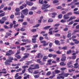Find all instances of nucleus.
<instances>
[{"instance_id": "obj_4", "label": "nucleus", "mask_w": 79, "mask_h": 79, "mask_svg": "<svg viewBox=\"0 0 79 79\" xmlns=\"http://www.w3.org/2000/svg\"><path fill=\"white\" fill-rule=\"evenodd\" d=\"M24 55H25L23 57V58L21 59L20 60H19V61L20 62H23L24 60L26 58H28L29 56L30 55V54L29 53H25L24 54Z\"/></svg>"}, {"instance_id": "obj_3", "label": "nucleus", "mask_w": 79, "mask_h": 79, "mask_svg": "<svg viewBox=\"0 0 79 79\" xmlns=\"http://www.w3.org/2000/svg\"><path fill=\"white\" fill-rule=\"evenodd\" d=\"M51 6L50 5H49L48 4H44L42 5V7H41V9L42 10H44L48 8Z\"/></svg>"}, {"instance_id": "obj_36", "label": "nucleus", "mask_w": 79, "mask_h": 79, "mask_svg": "<svg viewBox=\"0 0 79 79\" xmlns=\"http://www.w3.org/2000/svg\"><path fill=\"white\" fill-rule=\"evenodd\" d=\"M55 35L57 37H60V34L58 33H56L55 34Z\"/></svg>"}, {"instance_id": "obj_44", "label": "nucleus", "mask_w": 79, "mask_h": 79, "mask_svg": "<svg viewBox=\"0 0 79 79\" xmlns=\"http://www.w3.org/2000/svg\"><path fill=\"white\" fill-rule=\"evenodd\" d=\"M37 51V50H33L31 51V53H33L34 52H36Z\"/></svg>"}, {"instance_id": "obj_15", "label": "nucleus", "mask_w": 79, "mask_h": 79, "mask_svg": "<svg viewBox=\"0 0 79 79\" xmlns=\"http://www.w3.org/2000/svg\"><path fill=\"white\" fill-rule=\"evenodd\" d=\"M48 58V57L47 56H45L43 57V61H47V60Z\"/></svg>"}, {"instance_id": "obj_28", "label": "nucleus", "mask_w": 79, "mask_h": 79, "mask_svg": "<svg viewBox=\"0 0 79 79\" xmlns=\"http://www.w3.org/2000/svg\"><path fill=\"white\" fill-rule=\"evenodd\" d=\"M78 65V63H76L75 64H74V66H75V67H74V68H75V69L77 68L78 67V66H77Z\"/></svg>"}, {"instance_id": "obj_56", "label": "nucleus", "mask_w": 79, "mask_h": 79, "mask_svg": "<svg viewBox=\"0 0 79 79\" xmlns=\"http://www.w3.org/2000/svg\"><path fill=\"white\" fill-rule=\"evenodd\" d=\"M13 3H14V2H11L10 3V4H9V6H13Z\"/></svg>"}, {"instance_id": "obj_53", "label": "nucleus", "mask_w": 79, "mask_h": 79, "mask_svg": "<svg viewBox=\"0 0 79 79\" xmlns=\"http://www.w3.org/2000/svg\"><path fill=\"white\" fill-rule=\"evenodd\" d=\"M76 7V6L75 5H72L71 6V8L72 9H74Z\"/></svg>"}, {"instance_id": "obj_54", "label": "nucleus", "mask_w": 79, "mask_h": 79, "mask_svg": "<svg viewBox=\"0 0 79 79\" xmlns=\"http://www.w3.org/2000/svg\"><path fill=\"white\" fill-rule=\"evenodd\" d=\"M74 14H75L76 15H79V11H78L74 12Z\"/></svg>"}, {"instance_id": "obj_16", "label": "nucleus", "mask_w": 79, "mask_h": 79, "mask_svg": "<svg viewBox=\"0 0 79 79\" xmlns=\"http://www.w3.org/2000/svg\"><path fill=\"white\" fill-rule=\"evenodd\" d=\"M57 15V14L55 12H54L52 13V15H53L52 16V18H54L55 17V16Z\"/></svg>"}, {"instance_id": "obj_43", "label": "nucleus", "mask_w": 79, "mask_h": 79, "mask_svg": "<svg viewBox=\"0 0 79 79\" xmlns=\"http://www.w3.org/2000/svg\"><path fill=\"white\" fill-rule=\"evenodd\" d=\"M41 1V0H39V3H40L41 5L42 4H44L43 2V0H42Z\"/></svg>"}, {"instance_id": "obj_59", "label": "nucleus", "mask_w": 79, "mask_h": 79, "mask_svg": "<svg viewBox=\"0 0 79 79\" xmlns=\"http://www.w3.org/2000/svg\"><path fill=\"white\" fill-rule=\"evenodd\" d=\"M28 40L27 39L25 40V39H23L22 40V41H23V42H27V41Z\"/></svg>"}, {"instance_id": "obj_38", "label": "nucleus", "mask_w": 79, "mask_h": 79, "mask_svg": "<svg viewBox=\"0 0 79 79\" xmlns=\"http://www.w3.org/2000/svg\"><path fill=\"white\" fill-rule=\"evenodd\" d=\"M39 77V74L36 75L34 76V77L35 78H38Z\"/></svg>"}, {"instance_id": "obj_25", "label": "nucleus", "mask_w": 79, "mask_h": 79, "mask_svg": "<svg viewBox=\"0 0 79 79\" xmlns=\"http://www.w3.org/2000/svg\"><path fill=\"white\" fill-rule=\"evenodd\" d=\"M31 31L33 33L36 32L37 31L36 29H32L31 30Z\"/></svg>"}, {"instance_id": "obj_51", "label": "nucleus", "mask_w": 79, "mask_h": 79, "mask_svg": "<svg viewBox=\"0 0 79 79\" xmlns=\"http://www.w3.org/2000/svg\"><path fill=\"white\" fill-rule=\"evenodd\" d=\"M49 51L50 52H51L54 51V50L53 49L51 48L49 49Z\"/></svg>"}, {"instance_id": "obj_9", "label": "nucleus", "mask_w": 79, "mask_h": 79, "mask_svg": "<svg viewBox=\"0 0 79 79\" xmlns=\"http://www.w3.org/2000/svg\"><path fill=\"white\" fill-rule=\"evenodd\" d=\"M15 11L16 12L15 13V15H20V13L19 12L20 9L19 8H17L15 9Z\"/></svg>"}, {"instance_id": "obj_37", "label": "nucleus", "mask_w": 79, "mask_h": 79, "mask_svg": "<svg viewBox=\"0 0 79 79\" xmlns=\"http://www.w3.org/2000/svg\"><path fill=\"white\" fill-rule=\"evenodd\" d=\"M27 24H28V23L26 22H24L22 23V25H23L24 26L27 25Z\"/></svg>"}, {"instance_id": "obj_6", "label": "nucleus", "mask_w": 79, "mask_h": 79, "mask_svg": "<svg viewBox=\"0 0 79 79\" xmlns=\"http://www.w3.org/2000/svg\"><path fill=\"white\" fill-rule=\"evenodd\" d=\"M13 51L12 50H9L8 51H7L6 52V56H10L12 54Z\"/></svg>"}, {"instance_id": "obj_5", "label": "nucleus", "mask_w": 79, "mask_h": 79, "mask_svg": "<svg viewBox=\"0 0 79 79\" xmlns=\"http://www.w3.org/2000/svg\"><path fill=\"white\" fill-rule=\"evenodd\" d=\"M7 20L6 17V16L2 18V19L0 20V23L1 24H3Z\"/></svg>"}, {"instance_id": "obj_46", "label": "nucleus", "mask_w": 79, "mask_h": 79, "mask_svg": "<svg viewBox=\"0 0 79 79\" xmlns=\"http://www.w3.org/2000/svg\"><path fill=\"white\" fill-rule=\"evenodd\" d=\"M38 36V35H33L32 36L33 38H36Z\"/></svg>"}, {"instance_id": "obj_18", "label": "nucleus", "mask_w": 79, "mask_h": 79, "mask_svg": "<svg viewBox=\"0 0 79 79\" xmlns=\"http://www.w3.org/2000/svg\"><path fill=\"white\" fill-rule=\"evenodd\" d=\"M37 40L36 38H32V43H36V41Z\"/></svg>"}, {"instance_id": "obj_45", "label": "nucleus", "mask_w": 79, "mask_h": 79, "mask_svg": "<svg viewBox=\"0 0 79 79\" xmlns=\"http://www.w3.org/2000/svg\"><path fill=\"white\" fill-rule=\"evenodd\" d=\"M13 25V23H11L10 24V27H9L10 29H11L12 28Z\"/></svg>"}, {"instance_id": "obj_52", "label": "nucleus", "mask_w": 79, "mask_h": 79, "mask_svg": "<svg viewBox=\"0 0 79 79\" xmlns=\"http://www.w3.org/2000/svg\"><path fill=\"white\" fill-rule=\"evenodd\" d=\"M56 54H61V52L60 51H57L56 52Z\"/></svg>"}, {"instance_id": "obj_27", "label": "nucleus", "mask_w": 79, "mask_h": 79, "mask_svg": "<svg viewBox=\"0 0 79 79\" xmlns=\"http://www.w3.org/2000/svg\"><path fill=\"white\" fill-rule=\"evenodd\" d=\"M59 2V1L58 0H55L53 1V3L54 4L57 3H58Z\"/></svg>"}, {"instance_id": "obj_39", "label": "nucleus", "mask_w": 79, "mask_h": 79, "mask_svg": "<svg viewBox=\"0 0 79 79\" xmlns=\"http://www.w3.org/2000/svg\"><path fill=\"white\" fill-rule=\"evenodd\" d=\"M65 19H62L60 21V22H61V23H64L66 22V20H65Z\"/></svg>"}, {"instance_id": "obj_58", "label": "nucleus", "mask_w": 79, "mask_h": 79, "mask_svg": "<svg viewBox=\"0 0 79 79\" xmlns=\"http://www.w3.org/2000/svg\"><path fill=\"white\" fill-rule=\"evenodd\" d=\"M4 27L5 29H10V27H8V26L6 25H4Z\"/></svg>"}, {"instance_id": "obj_57", "label": "nucleus", "mask_w": 79, "mask_h": 79, "mask_svg": "<svg viewBox=\"0 0 79 79\" xmlns=\"http://www.w3.org/2000/svg\"><path fill=\"white\" fill-rule=\"evenodd\" d=\"M53 55L52 54H49V55H48V57H49L50 58L52 57L53 56Z\"/></svg>"}, {"instance_id": "obj_32", "label": "nucleus", "mask_w": 79, "mask_h": 79, "mask_svg": "<svg viewBox=\"0 0 79 79\" xmlns=\"http://www.w3.org/2000/svg\"><path fill=\"white\" fill-rule=\"evenodd\" d=\"M72 64V61L71 60L69 62H68L67 63V65L68 66H69V65H71Z\"/></svg>"}, {"instance_id": "obj_19", "label": "nucleus", "mask_w": 79, "mask_h": 79, "mask_svg": "<svg viewBox=\"0 0 79 79\" xmlns=\"http://www.w3.org/2000/svg\"><path fill=\"white\" fill-rule=\"evenodd\" d=\"M15 55V57L17 59H20L21 58V56L19 55Z\"/></svg>"}, {"instance_id": "obj_48", "label": "nucleus", "mask_w": 79, "mask_h": 79, "mask_svg": "<svg viewBox=\"0 0 79 79\" xmlns=\"http://www.w3.org/2000/svg\"><path fill=\"white\" fill-rule=\"evenodd\" d=\"M21 17L22 19H24V15H23V14H21Z\"/></svg>"}, {"instance_id": "obj_2", "label": "nucleus", "mask_w": 79, "mask_h": 79, "mask_svg": "<svg viewBox=\"0 0 79 79\" xmlns=\"http://www.w3.org/2000/svg\"><path fill=\"white\" fill-rule=\"evenodd\" d=\"M72 15V13L71 12H69L67 13V14L64 15L63 19L64 20H67L69 19L70 17L69 16H71Z\"/></svg>"}, {"instance_id": "obj_22", "label": "nucleus", "mask_w": 79, "mask_h": 79, "mask_svg": "<svg viewBox=\"0 0 79 79\" xmlns=\"http://www.w3.org/2000/svg\"><path fill=\"white\" fill-rule=\"evenodd\" d=\"M53 21V20L52 19L50 18L48 20V22L49 23H52Z\"/></svg>"}, {"instance_id": "obj_21", "label": "nucleus", "mask_w": 79, "mask_h": 79, "mask_svg": "<svg viewBox=\"0 0 79 79\" xmlns=\"http://www.w3.org/2000/svg\"><path fill=\"white\" fill-rule=\"evenodd\" d=\"M60 65L61 66H64L66 65V64L64 63V62H61L60 63Z\"/></svg>"}, {"instance_id": "obj_40", "label": "nucleus", "mask_w": 79, "mask_h": 79, "mask_svg": "<svg viewBox=\"0 0 79 79\" xmlns=\"http://www.w3.org/2000/svg\"><path fill=\"white\" fill-rule=\"evenodd\" d=\"M20 31H25V29L23 28V27H21L20 29Z\"/></svg>"}, {"instance_id": "obj_24", "label": "nucleus", "mask_w": 79, "mask_h": 79, "mask_svg": "<svg viewBox=\"0 0 79 79\" xmlns=\"http://www.w3.org/2000/svg\"><path fill=\"white\" fill-rule=\"evenodd\" d=\"M54 72L56 73H60V71L58 70H55Z\"/></svg>"}, {"instance_id": "obj_20", "label": "nucleus", "mask_w": 79, "mask_h": 79, "mask_svg": "<svg viewBox=\"0 0 79 79\" xmlns=\"http://www.w3.org/2000/svg\"><path fill=\"white\" fill-rule=\"evenodd\" d=\"M40 68L39 67V64H36L35 65V69H39Z\"/></svg>"}, {"instance_id": "obj_50", "label": "nucleus", "mask_w": 79, "mask_h": 79, "mask_svg": "<svg viewBox=\"0 0 79 79\" xmlns=\"http://www.w3.org/2000/svg\"><path fill=\"white\" fill-rule=\"evenodd\" d=\"M14 15H11L10 16V19H13L14 18Z\"/></svg>"}, {"instance_id": "obj_47", "label": "nucleus", "mask_w": 79, "mask_h": 79, "mask_svg": "<svg viewBox=\"0 0 79 79\" xmlns=\"http://www.w3.org/2000/svg\"><path fill=\"white\" fill-rule=\"evenodd\" d=\"M62 15H59L58 16V17L59 19H61V18H62Z\"/></svg>"}, {"instance_id": "obj_7", "label": "nucleus", "mask_w": 79, "mask_h": 79, "mask_svg": "<svg viewBox=\"0 0 79 79\" xmlns=\"http://www.w3.org/2000/svg\"><path fill=\"white\" fill-rule=\"evenodd\" d=\"M22 12L25 15H27L28 13V10L27 9H24L22 10Z\"/></svg>"}, {"instance_id": "obj_10", "label": "nucleus", "mask_w": 79, "mask_h": 79, "mask_svg": "<svg viewBox=\"0 0 79 79\" xmlns=\"http://www.w3.org/2000/svg\"><path fill=\"white\" fill-rule=\"evenodd\" d=\"M23 69V70L22 71V73H24L26 71V68H28V66L27 65H24L22 67Z\"/></svg>"}, {"instance_id": "obj_55", "label": "nucleus", "mask_w": 79, "mask_h": 79, "mask_svg": "<svg viewBox=\"0 0 79 79\" xmlns=\"http://www.w3.org/2000/svg\"><path fill=\"white\" fill-rule=\"evenodd\" d=\"M6 35H8V36H10V35H11L12 34L11 33L9 32H7L6 33Z\"/></svg>"}, {"instance_id": "obj_60", "label": "nucleus", "mask_w": 79, "mask_h": 79, "mask_svg": "<svg viewBox=\"0 0 79 79\" xmlns=\"http://www.w3.org/2000/svg\"><path fill=\"white\" fill-rule=\"evenodd\" d=\"M34 48H37L38 47V45L37 44H35L34 46Z\"/></svg>"}, {"instance_id": "obj_23", "label": "nucleus", "mask_w": 79, "mask_h": 79, "mask_svg": "<svg viewBox=\"0 0 79 79\" xmlns=\"http://www.w3.org/2000/svg\"><path fill=\"white\" fill-rule=\"evenodd\" d=\"M20 50H20V49H19V50H17V53H16L15 54V55H18L20 54Z\"/></svg>"}, {"instance_id": "obj_1", "label": "nucleus", "mask_w": 79, "mask_h": 79, "mask_svg": "<svg viewBox=\"0 0 79 79\" xmlns=\"http://www.w3.org/2000/svg\"><path fill=\"white\" fill-rule=\"evenodd\" d=\"M9 59L7 60L5 62L4 64L5 65L7 66L11 65V63H10L12 62V60H14L12 57H9Z\"/></svg>"}, {"instance_id": "obj_8", "label": "nucleus", "mask_w": 79, "mask_h": 79, "mask_svg": "<svg viewBox=\"0 0 79 79\" xmlns=\"http://www.w3.org/2000/svg\"><path fill=\"white\" fill-rule=\"evenodd\" d=\"M40 43H43V46H47L48 44V42L46 43V41L45 40H43L40 41Z\"/></svg>"}, {"instance_id": "obj_30", "label": "nucleus", "mask_w": 79, "mask_h": 79, "mask_svg": "<svg viewBox=\"0 0 79 79\" xmlns=\"http://www.w3.org/2000/svg\"><path fill=\"white\" fill-rule=\"evenodd\" d=\"M44 38L43 36H40L39 37L40 41H42V40H44Z\"/></svg>"}, {"instance_id": "obj_29", "label": "nucleus", "mask_w": 79, "mask_h": 79, "mask_svg": "<svg viewBox=\"0 0 79 79\" xmlns=\"http://www.w3.org/2000/svg\"><path fill=\"white\" fill-rule=\"evenodd\" d=\"M10 48L11 49H16V46L13 47L12 46H10Z\"/></svg>"}, {"instance_id": "obj_61", "label": "nucleus", "mask_w": 79, "mask_h": 79, "mask_svg": "<svg viewBox=\"0 0 79 79\" xmlns=\"http://www.w3.org/2000/svg\"><path fill=\"white\" fill-rule=\"evenodd\" d=\"M27 4L24 3L22 4V6L25 7H26L27 6Z\"/></svg>"}, {"instance_id": "obj_26", "label": "nucleus", "mask_w": 79, "mask_h": 79, "mask_svg": "<svg viewBox=\"0 0 79 79\" xmlns=\"http://www.w3.org/2000/svg\"><path fill=\"white\" fill-rule=\"evenodd\" d=\"M72 51L71 50H69L67 52V54H69L71 53Z\"/></svg>"}, {"instance_id": "obj_42", "label": "nucleus", "mask_w": 79, "mask_h": 79, "mask_svg": "<svg viewBox=\"0 0 79 79\" xmlns=\"http://www.w3.org/2000/svg\"><path fill=\"white\" fill-rule=\"evenodd\" d=\"M68 30V28L67 27H65L64 29H63V31H67Z\"/></svg>"}, {"instance_id": "obj_63", "label": "nucleus", "mask_w": 79, "mask_h": 79, "mask_svg": "<svg viewBox=\"0 0 79 79\" xmlns=\"http://www.w3.org/2000/svg\"><path fill=\"white\" fill-rule=\"evenodd\" d=\"M40 60H41V59H37V60H36V62H37L38 63H40L41 61H40Z\"/></svg>"}, {"instance_id": "obj_12", "label": "nucleus", "mask_w": 79, "mask_h": 79, "mask_svg": "<svg viewBox=\"0 0 79 79\" xmlns=\"http://www.w3.org/2000/svg\"><path fill=\"white\" fill-rule=\"evenodd\" d=\"M43 57V55L42 54L40 53H39L37 54V56H36V58H41V59Z\"/></svg>"}, {"instance_id": "obj_41", "label": "nucleus", "mask_w": 79, "mask_h": 79, "mask_svg": "<svg viewBox=\"0 0 79 79\" xmlns=\"http://www.w3.org/2000/svg\"><path fill=\"white\" fill-rule=\"evenodd\" d=\"M77 56H72V60H75Z\"/></svg>"}, {"instance_id": "obj_35", "label": "nucleus", "mask_w": 79, "mask_h": 79, "mask_svg": "<svg viewBox=\"0 0 79 79\" xmlns=\"http://www.w3.org/2000/svg\"><path fill=\"white\" fill-rule=\"evenodd\" d=\"M69 75V73H64V76L65 77H67L68 76V75Z\"/></svg>"}, {"instance_id": "obj_33", "label": "nucleus", "mask_w": 79, "mask_h": 79, "mask_svg": "<svg viewBox=\"0 0 79 79\" xmlns=\"http://www.w3.org/2000/svg\"><path fill=\"white\" fill-rule=\"evenodd\" d=\"M5 12L0 14V17H2L4 16H5Z\"/></svg>"}, {"instance_id": "obj_13", "label": "nucleus", "mask_w": 79, "mask_h": 79, "mask_svg": "<svg viewBox=\"0 0 79 79\" xmlns=\"http://www.w3.org/2000/svg\"><path fill=\"white\" fill-rule=\"evenodd\" d=\"M42 35L43 36H45L44 37L45 39H46L48 40H49V38H48V37L47 36L48 35V33H46L44 34H43Z\"/></svg>"}, {"instance_id": "obj_17", "label": "nucleus", "mask_w": 79, "mask_h": 79, "mask_svg": "<svg viewBox=\"0 0 79 79\" xmlns=\"http://www.w3.org/2000/svg\"><path fill=\"white\" fill-rule=\"evenodd\" d=\"M51 27V26H46L43 27V29L44 30H48Z\"/></svg>"}, {"instance_id": "obj_49", "label": "nucleus", "mask_w": 79, "mask_h": 79, "mask_svg": "<svg viewBox=\"0 0 79 79\" xmlns=\"http://www.w3.org/2000/svg\"><path fill=\"white\" fill-rule=\"evenodd\" d=\"M35 69V68H32V67H30L29 68L28 70H32L33 69Z\"/></svg>"}, {"instance_id": "obj_34", "label": "nucleus", "mask_w": 79, "mask_h": 79, "mask_svg": "<svg viewBox=\"0 0 79 79\" xmlns=\"http://www.w3.org/2000/svg\"><path fill=\"white\" fill-rule=\"evenodd\" d=\"M62 49L63 50H67V46H64L62 47Z\"/></svg>"}, {"instance_id": "obj_62", "label": "nucleus", "mask_w": 79, "mask_h": 79, "mask_svg": "<svg viewBox=\"0 0 79 79\" xmlns=\"http://www.w3.org/2000/svg\"><path fill=\"white\" fill-rule=\"evenodd\" d=\"M62 8L61 7V6H59L57 7H56V9H58V10H60Z\"/></svg>"}, {"instance_id": "obj_14", "label": "nucleus", "mask_w": 79, "mask_h": 79, "mask_svg": "<svg viewBox=\"0 0 79 79\" xmlns=\"http://www.w3.org/2000/svg\"><path fill=\"white\" fill-rule=\"evenodd\" d=\"M55 43L56 45H60V41H59V40H55Z\"/></svg>"}, {"instance_id": "obj_31", "label": "nucleus", "mask_w": 79, "mask_h": 79, "mask_svg": "<svg viewBox=\"0 0 79 79\" xmlns=\"http://www.w3.org/2000/svg\"><path fill=\"white\" fill-rule=\"evenodd\" d=\"M36 9H37V7L35 6L32 7L31 8V10H36Z\"/></svg>"}, {"instance_id": "obj_64", "label": "nucleus", "mask_w": 79, "mask_h": 79, "mask_svg": "<svg viewBox=\"0 0 79 79\" xmlns=\"http://www.w3.org/2000/svg\"><path fill=\"white\" fill-rule=\"evenodd\" d=\"M33 12H32V11H30L29 13V15H33Z\"/></svg>"}, {"instance_id": "obj_11", "label": "nucleus", "mask_w": 79, "mask_h": 79, "mask_svg": "<svg viewBox=\"0 0 79 79\" xmlns=\"http://www.w3.org/2000/svg\"><path fill=\"white\" fill-rule=\"evenodd\" d=\"M25 2L29 6H32L33 5V3L32 2H31L30 1H26Z\"/></svg>"}]
</instances>
